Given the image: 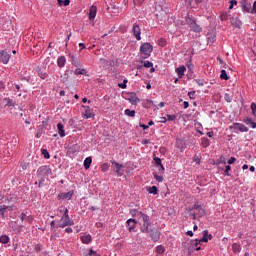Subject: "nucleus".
<instances>
[{
  "mask_svg": "<svg viewBox=\"0 0 256 256\" xmlns=\"http://www.w3.org/2000/svg\"><path fill=\"white\" fill-rule=\"evenodd\" d=\"M185 19L191 31H193L194 33H201L203 31V28L197 23V20L195 18H191V16L187 14Z\"/></svg>",
  "mask_w": 256,
  "mask_h": 256,
  "instance_id": "f257e3e1",
  "label": "nucleus"
},
{
  "mask_svg": "<svg viewBox=\"0 0 256 256\" xmlns=\"http://www.w3.org/2000/svg\"><path fill=\"white\" fill-rule=\"evenodd\" d=\"M140 53L145 56V59L151 57V53H153V45L149 42L142 44L140 46Z\"/></svg>",
  "mask_w": 256,
  "mask_h": 256,
  "instance_id": "f03ea898",
  "label": "nucleus"
},
{
  "mask_svg": "<svg viewBox=\"0 0 256 256\" xmlns=\"http://www.w3.org/2000/svg\"><path fill=\"white\" fill-rule=\"evenodd\" d=\"M251 109H252V115H253L254 119L247 117L244 119V123H246V125H251L252 129H256V104H255V102H253L251 104Z\"/></svg>",
  "mask_w": 256,
  "mask_h": 256,
  "instance_id": "7ed1b4c3",
  "label": "nucleus"
},
{
  "mask_svg": "<svg viewBox=\"0 0 256 256\" xmlns=\"http://www.w3.org/2000/svg\"><path fill=\"white\" fill-rule=\"evenodd\" d=\"M142 233H148L154 243H157L161 239V232L157 228L149 229L148 231H142Z\"/></svg>",
  "mask_w": 256,
  "mask_h": 256,
  "instance_id": "20e7f679",
  "label": "nucleus"
},
{
  "mask_svg": "<svg viewBox=\"0 0 256 256\" xmlns=\"http://www.w3.org/2000/svg\"><path fill=\"white\" fill-rule=\"evenodd\" d=\"M140 219L143 221V225L141 226V231H148V228L151 226V218L149 215L142 213Z\"/></svg>",
  "mask_w": 256,
  "mask_h": 256,
  "instance_id": "39448f33",
  "label": "nucleus"
},
{
  "mask_svg": "<svg viewBox=\"0 0 256 256\" xmlns=\"http://www.w3.org/2000/svg\"><path fill=\"white\" fill-rule=\"evenodd\" d=\"M73 225H75V222H73L71 218H62L57 222L56 227H61L62 229H64V227H73Z\"/></svg>",
  "mask_w": 256,
  "mask_h": 256,
  "instance_id": "423d86ee",
  "label": "nucleus"
},
{
  "mask_svg": "<svg viewBox=\"0 0 256 256\" xmlns=\"http://www.w3.org/2000/svg\"><path fill=\"white\" fill-rule=\"evenodd\" d=\"M230 129L240 131V133H247L249 131V128L241 123H234L232 126H230Z\"/></svg>",
  "mask_w": 256,
  "mask_h": 256,
  "instance_id": "0eeeda50",
  "label": "nucleus"
},
{
  "mask_svg": "<svg viewBox=\"0 0 256 256\" xmlns=\"http://www.w3.org/2000/svg\"><path fill=\"white\" fill-rule=\"evenodd\" d=\"M241 7H242V10L245 11L246 13L252 14V6H251L250 0H242Z\"/></svg>",
  "mask_w": 256,
  "mask_h": 256,
  "instance_id": "6e6552de",
  "label": "nucleus"
},
{
  "mask_svg": "<svg viewBox=\"0 0 256 256\" xmlns=\"http://www.w3.org/2000/svg\"><path fill=\"white\" fill-rule=\"evenodd\" d=\"M9 59H11V54H8L7 51L2 50L0 51V62L7 65L9 63Z\"/></svg>",
  "mask_w": 256,
  "mask_h": 256,
  "instance_id": "1a4fd4ad",
  "label": "nucleus"
},
{
  "mask_svg": "<svg viewBox=\"0 0 256 256\" xmlns=\"http://www.w3.org/2000/svg\"><path fill=\"white\" fill-rule=\"evenodd\" d=\"M112 165L116 167V173L119 177H123L125 170H123V164L117 163L115 160H111Z\"/></svg>",
  "mask_w": 256,
  "mask_h": 256,
  "instance_id": "9d476101",
  "label": "nucleus"
},
{
  "mask_svg": "<svg viewBox=\"0 0 256 256\" xmlns=\"http://www.w3.org/2000/svg\"><path fill=\"white\" fill-rule=\"evenodd\" d=\"M132 33L137 41H141V27H139L138 24L133 25Z\"/></svg>",
  "mask_w": 256,
  "mask_h": 256,
  "instance_id": "9b49d317",
  "label": "nucleus"
},
{
  "mask_svg": "<svg viewBox=\"0 0 256 256\" xmlns=\"http://www.w3.org/2000/svg\"><path fill=\"white\" fill-rule=\"evenodd\" d=\"M127 225H128V231H129V233H133V231H135V227H136V225H137V220H135V219H128L127 220Z\"/></svg>",
  "mask_w": 256,
  "mask_h": 256,
  "instance_id": "f8f14e48",
  "label": "nucleus"
},
{
  "mask_svg": "<svg viewBox=\"0 0 256 256\" xmlns=\"http://www.w3.org/2000/svg\"><path fill=\"white\" fill-rule=\"evenodd\" d=\"M213 239V235L209 234V230L203 231V237L200 239L202 243H207L209 240Z\"/></svg>",
  "mask_w": 256,
  "mask_h": 256,
  "instance_id": "ddd939ff",
  "label": "nucleus"
},
{
  "mask_svg": "<svg viewBox=\"0 0 256 256\" xmlns=\"http://www.w3.org/2000/svg\"><path fill=\"white\" fill-rule=\"evenodd\" d=\"M97 17V6H91L89 9V19L93 21Z\"/></svg>",
  "mask_w": 256,
  "mask_h": 256,
  "instance_id": "4468645a",
  "label": "nucleus"
},
{
  "mask_svg": "<svg viewBox=\"0 0 256 256\" xmlns=\"http://www.w3.org/2000/svg\"><path fill=\"white\" fill-rule=\"evenodd\" d=\"M20 219H21V221H26L27 223H29L30 225H31V223H33V221H34V218H33V216H27V214H25V213H21V215H20Z\"/></svg>",
  "mask_w": 256,
  "mask_h": 256,
  "instance_id": "2eb2a0df",
  "label": "nucleus"
},
{
  "mask_svg": "<svg viewBox=\"0 0 256 256\" xmlns=\"http://www.w3.org/2000/svg\"><path fill=\"white\" fill-rule=\"evenodd\" d=\"M70 75H71V71H70V70H66V71L64 72V74H62V75L60 76V81H61V83H67V82L69 81Z\"/></svg>",
  "mask_w": 256,
  "mask_h": 256,
  "instance_id": "dca6fc26",
  "label": "nucleus"
},
{
  "mask_svg": "<svg viewBox=\"0 0 256 256\" xmlns=\"http://www.w3.org/2000/svg\"><path fill=\"white\" fill-rule=\"evenodd\" d=\"M231 25H233V27H236L237 29H241V25H243V23L241 22V20H239V18H231Z\"/></svg>",
  "mask_w": 256,
  "mask_h": 256,
  "instance_id": "f3484780",
  "label": "nucleus"
},
{
  "mask_svg": "<svg viewBox=\"0 0 256 256\" xmlns=\"http://www.w3.org/2000/svg\"><path fill=\"white\" fill-rule=\"evenodd\" d=\"M185 71H187V68L185 66H180V67L176 68V73H177L179 79H181L183 77V75H185Z\"/></svg>",
  "mask_w": 256,
  "mask_h": 256,
  "instance_id": "a211bd4d",
  "label": "nucleus"
},
{
  "mask_svg": "<svg viewBox=\"0 0 256 256\" xmlns=\"http://www.w3.org/2000/svg\"><path fill=\"white\" fill-rule=\"evenodd\" d=\"M73 197V192L61 193L58 195V199H67L68 201L71 200Z\"/></svg>",
  "mask_w": 256,
  "mask_h": 256,
  "instance_id": "6ab92c4d",
  "label": "nucleus"
},
{
  "mask_svg": "<svg viewBox=\"0 0 256 256\" xmlns=\"http://www.w3.org/2000/svg\"><path fill=\"white\" fill-rule=\"evenodd\" d=\"M153 101L146 99L142 102V107H144V109H151V107H153Z\"/></svg>",
  "mask_w": 256,
  "mask_h": 256,
  "instance_id": "aec40b11",
  "label": "nucleus"
},
{
  "mask_svg": "<svg viewBox=\"0 0 256 256\" xmlns=\"http://www.w3.org/2000/svg\"><path fill=\"white\" fill-rule=\"evenodd\" d=\"M58 134L60 137H65V126L62 123L57 124Z\"/></svg>",
  "mask_w": 256,
  "mask_h": 256,
  "instance_id": "412c9836",
  "label": "nucleus"
},
{
  "mask_svg": "<svg viewBox=\"0 0 256 256\" xmlns=\"http://www.w3.org/2000/svg\"><path fill=\"white\" fill-rule=\"evenodd\" d=\"M81 241L85 245H89V242L91 241V234H84L81 236Z\"/></svg>",
  "mask_w": 256,
  "mask_h": 256,
  "instance_id": "4be33fe9",
  "label": "nucleus"
},
{
  "mask_svg": "<svg viewBox=\"0 0 256 256\" xmlns=\"http://www.w3.org/2000/svg\"><path fill=\"white\" fill-rule=\"evenodd\" d=\"M85 109V115L87 119H91V117H94L93 111L89 106H84Z\"/></svg>",
  "mask_w": 256,
  "mask_h": 256,
  "instance_id": "5701e85b",
  "label": "nucleus"
},
{
  "mask_svg": "<svg viewBox=\"0 0 256 256\" xmlns=\"http://www.w3.org/2000/svg\"><path fill=\"white\" fill-rule=\"evenodd\" d=\"M65 63H67L65 56H60L57 60L58 67H65Z\"/></svg>",
  "mask_w": 256,
  "mask_h": 256,
  "instance_id": "b1692460",
  "label": "nucleus"
},
{
  "mask_svg": "<svg viewBox=\"0 0 256 256\" xmlns=\"http://www.w3.org/2000/svg\"><path fill=\"white\" fill-rule=\"evenodd\" d=\"M201 145H202V147L207 149V147H209V145H211V141H209L207 137H203V138H201Z\"/></svg>",
  "mask_w": 256,
  "mask_h": 256,
  "instance_id": "393cba45",
  "label": "nucleus"
},
{
  "mask_svg": "<svg viewBox=\"0 0 256 256\" xmlns=\"http://www.w3.org/2000/svg\"><path fill=\"white\" fill-rule=\"evenodd\" d=\"M91 163H93V158L87 157V158L84 160V168H85V169H89V167H91Z\"/></svg>",
  "mask_w": 256,
  "mask_h": 256,
  "instance_id": "a878e982",
  "label": "nucleus"
},
{
  "mask_svg": "<svg viewBox=\"0 0 256 256\" xmlns=\"http://www.w3.org/2000/svg\"><path fill=\"white\" fill-rule=\"evenodd\" d=\"M155 251H156L157 255H163L165 253V247L163 245H158L155 248Z\"/></svg>",
  "mask_w": 256,
  "mask_h": 256,
  "instance_id": "bb28decb",
  "label": "nucleus"
},
{
  "mask_svg": "<svg viewBox=\"0 0 256 256\" xmlns=\"http://www.w3.org/2000/svg\"><path fill=\"white\" fill-rule=\"evenodd\" d=\"M130 214L132 215V217H138L140 219L143 212H140L137 209H132V210H130Z\"/></svg>",
  "mask_w": 256,
  "mask_h": 256,
  "instance_id": "cd10ccee",
  "label": "nucleus"
},
{
  "mask_svg": "<svg viewBox=\"0 0 256 256\" xmlns=\"http://www.w3.org/2000/svg\"><path fill=\"white\" fill-rule=\"evenodd\" d=\"M147 191L152 195H157V193L159 192V190L157 189V186L148 187Z\"/></svg>",
  "mask_w": 256,
  "mask_h": 256,
  "instance_id": "c85d7f7f",
  "label": "nucleus"
},
{
  "mask_svg": "<svg viewBox=\"0 0 256 256\" xmlns=\"http://www.w3.org/2000/svg\"><path fill=\"white\" fill-rule=\"evenodd\" d=\"M3 103L7 106V107H13L15 105V103L13 102V100L9 99V98H4L3 99Z\"/></svg>",
  "mask_w": 256,
  "mask_h": 256,
  "instance_id": "c756f323",
  "label": "nucleus"
},
{
  "mask_svg": "<svg viewBox=\"0 0 256 256\" xmlns=\"http://www.w3.org/2000/svg\"><path fill=\"white\" fill-rule=\"evenodd\" d=\"M232 251H234V253H241V245L234 243L232 245Z\"/></svg>",
  "mask_w": 256,
  "mask_h": 256,
  "instance_id": "7c9ffc66",
  "label": "nucleus"
},
{
  "mask_svg": "<svg viewBox=\"0 0 256 256\" xmlns=\"http://www.w3.org/2000/svg\"><path fill=\"white\" fill-rule=\"evenodd\" d=\"M74 75H87V70L81 69V68H77L74 71Z\"/></svg>",
  "mask_w": 256,
  "mask_h": 256,
  "instance_id": "2f4dec72",
  "label": "nucleus"
},
{
  "mask_svg": "<svg viewBox=\"0 0 256 256\" xmlns=\"http://www.w3.org/2000/svg\"><path fill=\"white\" fill-rule=\"evenodd\" d=\"M71 3V0H58V5L60 7H67Z\"/></svg>",
  "mask_w": 256,
  "mask_h": 256,
  "instance_id": "473e14b6",
  "label": "nucleus"
},
{
  "mask_svg": "<svg viewBox=\"0 0 256 256\" xmlns=\"http://www.w3.org/2000/svg\"><path fill=\"white\" fill-rule=\"evenodd\" d=\"M203 0H186V3L190 5V7H193V5H199Z\"/></svg>",
  "mask_w": 256,
  "mask_h": 256,
  "instance_id": "72a5a7b5",
  "label": "nucleus"
},
{
  "mask_svg": "<svg viewBox=\"0 0 256 256\" xmlns=\"http://www.w3.org/2000/svg\"><path fill=\"white\" fill-rule=\"evenodd\" d=\"M220 79H223L224 81H229V76H227V71L221 70Z\"/></svg>",
  "mask_w": 256,
  "mask_h": 256,
  "instance_id": "f704fd0d",
  "label": "nucleus"
},
{
  "mask_svg": "<svg viewBox=\"0 0 256 256\" xmlns=\"http://www.w3.org/2000/svg\"><path fill=\"white\" fill-rule=\"evenodd\" d=\"M9 242V236L7 235H2L0 237V243H3L4 245H7V243Z\"/></svg>",
  "mask_w": 256,
  "mask_h": 256,
  "instance_id": "c9c22d12",
  "label": "nucleus"
},
{
  "mask_svg": "<svg viewBox=\"0 0 256 256\" xmlns=\"http://www.w3.org/2000/svg\"><path fill=\"white\" fill-rule=\"evenodd\" d=\"M125 115H127L128 117H135V110H130V109H126L124 111Z\"/></svg>",
  "mask_w": 256,
  "mask_h": 256,
  "instance_id": "e433bc0d",
  "label": "nucleus"
},
{
  "mask_svg": "<svg viewBox=\"0 0 256 256\" xmlns=\"http://www.w3.org/2000/svg\"><path fill=\"white\" fill-rule=\"evenodd\" d=\"M153 177L158 181V183H163V176H159L157 172H153Z\"/></svg>",
  "mask_w": 256,
  "mask_h": 256,
  "instance_id": "4c0bfd02",
  "label": "nucleus"
},
{
  "mask_svg": "<svg viewBox=\"0 0 256 256\" xmlns=\"http://www.w3.org/2000/svg\"><path fill=\"white\" fill-rule=\"evenodd\" d=\"M221 21H227L229 19V14L227 12H222L220 15Z\"/></svg>",
  "mask_w": 256,
  "mask_h": 256,
  "instance_id": "58836bf2",
  "label": "nucleus"
},
{
  "mask_svg": "<svg viewBox=\"0 0 256 256\" xmlns=\"http://www.w3.org/2000/svg\"><path fill=\"white\" fill-rule=\"evenodd\" d=\"M7 209H9V206H0V215L2 217H5V211H7Z\"/></svg>",
  "mask_w": 256,
  "mask_h": 256,
  "instance_id": "ea45409f",
  "label": "nucleus"
},
{
  "mask_svg": "<svg viewBox=\"0 0 256 256\" xmlns=\"http://www.w3.org/2000/svg\"><path fill=\"white\" fill-rule=\"evenodd\" d=\"M41 153L44 156V159H50L51 156L49 155L47 149H41Z\"/></svg>",
  "mask_w": 256,
  "mask_h": 256,
  "instance_id": "a19ab883",
  "label": "nucleus"
},
{
  "mask_svg": "<svg viewBox=\"0 0 256 256\" xmlns=\"http://www.w3.org/2000/svg\"><path fill=\"white\" fill-rule=\"evenodd\" d=\"M158 45L160 47H165V45H167V40L165 38H160L158 41Z\"/></svg>",
  "mask_w": 256,
  "mask_h": 256,
  "instance_id": "79ce46f5",
  "label": "nucleus"
},
{
  "mask_svg": "<svg viewBox=\"0 0 256 256\" xmlns=\"http://www.w3.org/2000/svg\"><path fill=\"white\" fill-rule=\"evenodd\" d=\"M141 100L139 98H137V96H132V99H130V102L132 103V105H137V103H139Z\"/></svg>",
  "mask_w": 256,
  "mask_h": 256,
  "instance_id": "37998d69",
  "label": "nucleus"
},
{
  "mask_svg": "<svg viewBox=\"0 0 256 256\" xmlns=\"http://www.w3.org/2000/svg\"><path fill=\"white\" fill-rule=\"evenodd\" d=\"M208 43H214L215 42V35L213 34H207Z\"/></svg>",
  "mask_w": 256,
  "mask_h": 256,
  "instance_id": "c03bdc74",
  "label": "nucleus"
},
{
  "mask_svg": "<svg viewBox=\"0 0 256 256\" xmlns=\"http://www.w3.org/2000/svg\"><path fill=\"white\" fill-rule=\"evenodd\" d=\"M8 149L13 153V150L17 149V144H13V142L8 143Z\"/></svg>",
  "mask_w": 256,
  "mask_h": 256,
  "instance_id": "a18cd8bd",
  "label": "nucleus"
},
{
  "mask_svg": "<svg viewBox=\"0 0 256 256\" xmlns=\"http://www.w3.org/2000/svg\"><path fill=\"white\" fill-rule=\"evenodd\" d=\"M229 171H231V166L227 165L224 171V175H226L227 177H231V174L229 173Z\"/></svg>",
  "mask_w": 256,
  "mask_h": 256,
  "instance_id": "49530a36",
  "label": "nucleus"
},
{
  "mask_svg": "<svg viewBox=\"0 0 256 256\" xmlns=\"http://www.w3.org/2000/svg\"><path fill=\"white\" fill-rule=\"evenodd\" d=\"M118 87H120V89H127V79H124L123 83L118 84Z\"/></svg>",
  "mask_w": 256,
  "mask_h": 256,
  "instance_id": "de8ad7c7",
  "label": "nucleus"
},
{
  "mask_svg": "<svg viewBox=\"0 0 256 256\" xmlns=\"http://www.w3.org/2000/svg\"><path fill=\"white\" fill-rule=\"evenodd\" d=\"M224 99L225 101H227V103H231L233 101V98L231 97V95L227 93L225 94Z\"/></svg>",
  "mask_w": 256,
  "mask_h": 256,
  "instance_id": "09e8293b",
  "label": "nucleus"
},
{
  "mask_svg": "<svg viewBox=\"0 0 256 256\" xmlns=\"http://www.w3.org/2000/svg\"><path fill=\"white\" fill-rule=\"evenodd\" d=\"M101 170L105 173V171H109V164L104 163L101 166Z\"/></svg>",
  "mask_w": 256,
  "mask_h": 256,
  "instance_id": "8fccbe9b",
  "label": "nucleus"
},
{
  "mask_svg": "<svg viewBox=\"0 0 256 256\" xmlns=\"http://www.w3.org/2000/svg\"><path fill=\"white\" fill-rule=\"evenodd\" d=\"M153 159H154V163H155V165H157V167H159V165H162L161 158L154 157Z\"/></svg>",
  "mask_w": 256,
  "mask_h": 256,
  "instance_id": "3c124183",
  "label": "nucleus"
},
{
  "mask_svg": "<svg viewBox=\"0 0 256 256\" xmlns=\"http://www.w3.org/2000/svg\"><path fill=\"white\" fill-rule=\"evenodd\" d=\"M144 67H145L146 69H151V67H153V62L146 61V62L144 63Z\"/></svg>",
  "mask_w": 256,
  "mask_h": 256,
  "instance_id": "603ef678",
  "label": "nucleus"
},
{
  "mask_svg": "<svg viewBox=\"0 0 256 256\" xmlns=\"http://www.w3.org/2000/svg\"><path fill=\"white\" fill-rule=\"evenodd\" d=\"M86 256H101V255H99L97 252H95V251H93V249H91L89 251V253L86 254Z\"/></svg>",
  "mask_w": 256,
  "mask_h": 256,
  "instance_id": "864d4df0",
  "label": "nucleus"
},
{
  "mask_svg": "<svg viewBox=\"0 0 256 256\" xmlns=\"http://www.w3.org/2000/svg\"><path fill=\"white\" fill-rule=\"evenodd\" d=\"M197 215L200 216V217H203V215H205V210L202 207H200L198 209Z\"/></svg>",
  "mask_w": 256,
  "mask_h": 256,
  "instance_id": "5fc2aeb1",
  "label": "nucleus"
},
{
  "mask_svg": "<svg viewBox=\"0 0 256 256\" xmlns=\"http://www.w3.org/2000/svg\"><path fill=\"white\" fill-rule=\"evenodd\" d=\"M175 119H177V116L171 115V114H168V115H167V120H168V121H175Z\"/></svg>",
  "mask_w": 256,
  "mask_h": 256,
  "instance_id": "6e6d98bb",
  "label": "nucleus"
},
{
  "mask_svg": "<svg viewBox=\"0 0 256 256\" xmlns=\"http://www.w3.org/2000/svg\"><path fill=\"white\" fill-rule=\"evenodd\" d=\"M158 171H159L160 173H165V166H163V164L159 165V166H158Z\"/></svg>",
  "mask_w": 256,
  "mask_h": 256,
  "instance_id": "4d7b16f0",
  "label": "nucleus"
},
{
  "mask_svg": "<svg viewBox=\"0 0 256 256\" xmlns=\"http://www.w3.org/2000/svg\"><path fill=\"white\" fill-rule=\"evenodd\" d=\"M201 240H195L192 242V247H197V245H201Z\"/></svg>",
  "mask_w": 256,
  "mask_h": 256,
  "instance_id": "13d9d810",
  "label": "nucleus"
},
{
  "mask_svg": "<svg viewBox=\"0 0 256 256\" xmlns=\"http://www.w3.org/2000/svg\"><path fill=\"white\" fill-rule=\"evenodd\" d=\"M235 161H237V159L235 157H231L229 160H228V165H233V163H235Z\"/></svg>",
  "mask_w": 256,
  "mask_h": 256,
  "instance_id": "bf43d9fd",
  "label": "nucleus"
},
{
  "mask_svg": "<svg viewBox=\"0 0 256 256\" xmlns=\"http://www.w3.org/2000/svg\"><path fill=\"white\" fill-rule=\"evenodd\" d=\"M234 5H237V0H231V1H230L229 9H233V6H234Z\"/></svg>",
  "mask_w": 256,
  "mask_h": 256,
  "instance_id": "052dcab7",
  "label": "nucleus"
},
{
  "mask_svg": "<svg viewBox=\"0 0 256 256\" xmlns=\"http://www.w3.org/2000/svg\"><path fill=\"white\" fill-rule=\"evenodd\" d=\"M188 97L190 99H195V91L188 92Z\"/></svg>",
  "mask_w": 256,
  "mask_h": 256,
  "instance_id": "680f3d73",
  "label": "nucleus"
},
{
  "mask_svg": "<svg viewBox=\"0 0 256 256\" xmlns=\"http://www.w3.org/2000/svg\"><path fill=\"white\" fill-rule=\"evenodd\" d=\"M64 218H66V219H67V218H70V217H69V209H67V208H66L65 211H64Z\"/></svg>",
  "mask_w": 256,
  "mask_h": 256,
  "instance_id": "e2e57ef3",
  "label": "nucleus"
},
{
  "mask_svg": "<svg viewBox=\"0 0 256 256\" xmlns=\"http://www.w3.org/2000/svg\"><path fill=\"white\" fill-rule=\"evenodd\" d=\"M255 13H256V1L253 3L252 15H255Z\"/></svg>",
  "mask_w": 256,
  "mask_h": 256,
  "instance_id": "0e129e2a",
  "label": "nucleus"
},
{
  "mask_svg": "<svg viewBox=\"0 0 256 256\" xmlns=\"http://www.w3.org/2000/svg\"><path fill=\"white\" fill-rule=\"evenodd\" d=\"M190 215H191L192 219L195 221V219H197V215H199V214L193 212V213H190Z\"/></svg>",
  "mask_w": 256,
  "mask_h": 256,
  "instance_id": "69168bd1",
  "label": "nucleus"
},
{
  "mask_svg": "<svg viewBox=\"0 0 256 256\" xmlns=\"http://www.w3.org/2000/svg\"><path fill=\"white\" fill-rule=\"evenodd\" d=\"M73 232V228L68 227L65 229V233H72Z\"/></svg>",
  "mask_w": 256,
  "mask_h": 256,
  "instance_id": "338daca9",
  "label": "nucleus"
},
{
  "mask_svg": "<svg viewBox=\"0 0 256 256\" xmlns=\"http://www.w3.org/2000/svg\"><path fill=\"white\" fill-rule=\"evenodd\" d=\"M50 227H51V230H52V231L55 229V227H57V226H55V221H52V222L50 223Z\"/></svg>",
  "mask_w": 256,
  "mask_h": 256,
  "instance_id": "774afa93",
  "label": "nucleus"
}]
</instances>
